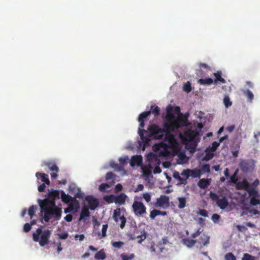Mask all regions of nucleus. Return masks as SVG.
Returning <instances> with one entry per match:
<instances>
[{
	"label": "nucleus",
	"instance_id": "f257e3e1",
	"mask_svg": "<svg viewBox=\"0 0 260 260\" xmlns=\"http://www.w3.org/2000/svg\"><path fill=\"white\" fill-rule=\"evenodd\" d=\"M172 109V107L170 105L167 108L166 121L164 124L163 128L156 124H151L149 126L147 131L143 129L146 118L151 113H152L155 117H157L160 115V108L157 106H151L150 111L143 112L139 115L138 121L140 124L138 133L143 142L148 143L151 138L162 139L165 133L167 136L169 137L170 144H172L176 142L174 136L170 134V133L180 128L181 124L179 123L178 120L175 119V115L171 112Z\"/></svg>",
	"mask_w": 260,
	"mask_h": 260
},
{
	"label": "nucleus",
	"instance_id": "f03ea898",
	"mask_svg": "<svg viewBox=\"0 0 260 260\" xmlns=\"http://www.w3.org/2000/svg\"><path fill=\"white\" fill-rule=\"evenodd\" d=\"M51 232L49 230L42 231L41 228H38L32 234V239L35 242H39L41 246H44L49 243Z\"/></svg>",
	"mask_w": 260,
	"mask_h": 260
},
{
	"label": "nucleus",
	"instance_id": "7ed1b4c3",
	"mask_svg": "<svg viewBox=\"0 0 260 260\" xmlns=\"http://www.w3.org/2000/svg\"><path fill=\"white\" fill-rule=\"evenodd\" d=\"M61 210L55 206L44 213V219L47 222H49L52 218H54L55 220H59L61 217Z\"/></svg>",
	"mask_w": 260,
	"mask_h": 260
},
{
	"label": "nucleus",
	"instance_id": "20e7f679",
	"mask_svg": "<svg viewBox=\"0 0 260 260\" xmlns=\"http://www.w3.org/2000/svg\"><path fill=\"white\" fill-rule=\"evenodd\" d=\"M199 134V132L197 129L192 130L189 129L186 131L184 134L180 133L179 137L182 141L185 143L192 141Z\"/></svg>",
	"mask_w": 260,
	"mask_h": 260
},
{
	"label": "nucleus",
	"instance_id": "39448f33",
	"mask_svg": "<svg viewBox=\"0 0 260 260\" xmlns=\"http://www.w3.org/2000/svg\"><path fill=\"white\" fill-rule=\"evenodd\" d=\"M209 197L213 201L216 202L217 205L221 209H225L229 205L228 200L225 196L222 197L221 199H219L218 196L216 193L211 191Z\"/></svg>",
	"mask_w": 260,
	"mask_h": 260
},
{
	"label": "nucleus",
	"instance_id": "423d86ee",
	"mask_svg": "<svg viewBox=\"0 0 260 260\" xmlns=\"http://www.w3.org/2000/svg\"><path fill=\"white\" fill-rule=\"evenodd\" d=\"M132 207L134 213L137 216H142L146 213V208L141 202L135 201Z\"/></svg>",
	"mask_w": 260,
	"mask_h": 260
},
{
	"label": "nucleus",
	"instance_id": "0eeeda50",
	"mask_svg": "<svg viewBox=\"0 0 260 260\" xmlns=\"http://www.w3.org/2000/svg\"><path fill=\"white\" fill-rule=\"evenodd\" d=\"M39 204L41 208V212L44 213L56 206L55 202L54 201H51L49 199H45L43 200H39Z\"/></svg>",
	"mask_w": 260,
	"mask_h": 260
},
{
	"label": "nucleus",
	"instance_id": "6e6552de",
	"mask_svg": "<svg viewBox=\"0 0 260 260\" xmlns=\"http://www.w3.org/2000/svg\"><path fill=\"white\" fill-rule=\"evenodd\" d=\"M169 197L165 195H161L159 198H157L154 204L156 208H162L166 209L170 206Z\"/></svg>",
	"mask_w": 260,
	"mask_h": 260
},
{
	"label": "nucleus",
	"instance_id": "1a4fd4ad",
	"mask_svg": "<svg viewBox=\"0 0 260 260\" xmlns=\"http://www.w3.org/2000/svg\"><path fill=\"white\" fill-rule=\"evenodd\" d=\"M60 195L62 201L66 204H70V205L73 203L78 204V202L74 198L66 194L63 190L60 191Z\"/></svg>",
	"mask_w": 260,
	"mask_h": 260
},
{
	"label": "nucleus",
	"instance_id": "9d476101",
	"mask_svg": "<svg viewBox=\"0 0 260 260\" xmlns=\"http://www.w3.org/2000/svg\"><path fill=\"white\" fill-rule=\"evenodd\" d=\"M239 167L243 172H247L252 168V164L248 160H242L239 163Z\"/></svg>",
	"mask_w": 260,
	"mask_h": 260
},
{
	"label": "nucleus",
	"instance_id": "9b49d317",
	"mask_svg": "<svg viewBox=\"0 0 260 260\" xmlns=\"http://www.w3.org/2000/svg\"><path fill=\"white\" fill-rule=\"evenodd\" d=\"M85 200L88 202L89 208L91 210H94L99 206L98 201L94 198L92 196H87L85 197Z\"/></svg>",
	"mask_w": 260,
	"mask_h": 260
},
{
	"label": "nucleus",
	"instance_id": "f8f14e48",
	"mask_svg": "<svg viewBox=\"0 0 260 260\" xmlns=\"http://www.w3.org/2000/svg\"><path fill=\"white\" fill-rule=\"evenodd\" d=\"M249 187L250 184L245 179H243L242 181L238 182L236 185V189L238 190L244 189L246 191L247 190Z\"/></svg>",
	"mask_w": 260,
	"mask_h": 260
},
{
	"label": "nucleus",
	"instance_id": "ddd939ff",
	"mask_svg": "<svg viewBox=\"0 0 260 260\" xmlns=\"http://www.w3.org/2000/svg\"><path fill=\"white\" fill-rule=\"evenodd\" d=\"M210 237L205 234H202L199 237V239L197 240L200 245L206 246L209 242Z\"/></svg>",
	"mask_w": 260,
	"mask_h": 260
},
{
	"label": "nucleus",
	"instance_id": "4468645a",
	"mask_svg": "<svg viewBox=\"0 0 260 260\" xmlns=\"http://www.w3.org/2000/svg\"><path fill=\"white\" fill-rule=\"evenodd\" d=\"M142 161V157L141 155H134L131 158L130 165L132 167L135 166H139L141 164Z\"/></svg>",
	"mask_w": 260,
	"mask_h": 260
},
{
	"label": "nucleus",
	"instance_id": "2eb2a0df",
	"mask_svg": "<svg viewBox=\"0 0 260 260\" xmlns=\"http://www.w3.org/2000/svg\"><path fill=\"white\" fill-rule=\"evenodd\" d=\"M60 191L58 190H52L48 193V198L51 201H54L60 198Z\"/></svg>",
	"mask_w": 260,
	"mask_h": 260
},
{
	"label": "nucleus",
	"instance_id": "dca6fc26",
	"mask_svg": "<svg viewBox=\"0 0 260 260\" xmlns=\"http://www.w3.org/2000/svg\"><path fill=\"white\" fill-rule=\"evenodd\" d=\"M126 198L127 196L125 193H121L119 195L115 196V203L121 205H123L125 202Z\"/></svg>",
	"mask_w": 260,
	"mask_h": 260
},
{
	"label": "nucleus",
	"instance_id": "f3484780",
	"mask_svg": "<svg viewBox=\"0 0 260 260\" xmlns=\"http://www.w3.org/2000/svg\"><path fill=\"white\" fill-rule=\"evenodd\" d=\"M36 176L38 178H41V181L43 182H45L46 184L49 185L50 184V181L48 179V175L38 172L36 173Z\"/></svg>",
	"mask_w": 260,
	"mask_h": 260
},
{
	"label": "nucleus",
	"instance_id": "a211bd4d",
	"mask_svg": "<svg viewBox=\"0 0 260 260\" xmlns=\"http://www.w3.org/2000/svg\"><path fill=\"white\" fill-rule=\"evenodd\" d=\"M222 73L221 71H218L216 73H214V76L215 77L214 79V83L216 84L217 82L219 81L222 83H225L226 82L225 80L221 77Z\"/></svg>",
	"mask_w": 260,
	"mask_h": 260
},
{
	"label": "nucleus",
	"instance_id": "6ab92c4d",
	"mask_svg": "<svg viewBox=\"0 0 260 260\" xmlns=\"http://www.w3.org/2000/svg\"><path fill=\"white\" fill-rule=\"evenodd\" d=\"M210 183V181L207 179H201L199 180L198 185L200 188L205 189Z\"/></svg>",
	"mask_w": 260,
	"mask_h": 260
},
{
	"label": "nucleus",
	"instance_id": "aec40b11",
	"mask_svg": "<svg viewBox=\"0 0 260 260\" xmlns=\"http://www.w3.org/2000/svg\"><path fill=\"white\" fill-rule=\"evenodd\" d=\"M89 215L90 212L89 211L88 208L87 207L84 206L81 210L79 220L81 221L85 217H88Z\"/></svg>",
	"mask_w": 260,
	"mask_h": 260
},
{
	"label": "nucleus",
	"instance_id": "412c9836",
	"mask_svg": "<svg viewBox=\"0 0 260 260\" xmlns=\"http://www.w3.org/2000/svg\"><path fill=\"white\" fill-rule=\"evenodd\" d=\"M44 165L48 167V168L52 171H55L56 173H58L59 171L58 167L57 165L52 162L46 161L44 162Z\"/></svg>",
	"mask_w": 260,
	"mask_h": 260
},
{
	"label": "nucleus",
	"instance_id": "4be33fe9",
	"mask_svg": "<svg viewBox=\"0 0 260 260\" xmlns=\"http://www.w3.org/2000/svg\"><path fill=\"white\" fill-rule=\"evenodd\" d=\"M197 242L196 240L189 239L188 238H184L182 239V243L188 247H192Z\"/></svg>",
	"mask_w": 260,
	"mask_h": 260
},
{
	"label": "nucleus",
	"instance_id": "5701e85b",
	"mask_svg": "<svg viewBox=\"0 0 260 260\" xmlns=\"http://www.w3.org/2000/svg\"><path fill=\"white\" fill-rule=\"evenodd\" d=\"M106 257V254L104 249L98 251L94 255V258L96 259H104Z\"/></svg>",
	"mask_w": 260,
	"mask_h": 260
},
{
	"label": "nucleus",
	"instance_id": "b1692460",
	"mask_svg": "<svg viewBox=\"0 0 260 260\" xmlns=\"http://www.w3.org/2000/svg\"><path fill=\"white\" fill-rule=\"evenodd\" d=\"M198 82L201 85H211L213 83V80L211 78L200 79Z\"/></svg>",
	"mask_w": 260,
	"mask_h": 260
},
{
	"label": "nucleus",
	"instance_id": "393cba45",
	"mask_svg": "<svg viewBox=\"0 0 260 260\" xmlns=\"http://www.w3.org/2000/svg\"><path fill=\"white\" fill-rule=\"evenodd\" d=\"M178 200L179 201L178 207L179 209L184 208L186 206V199L184 197H179V198H178Z\"/></svg>",
	"mask_w": 260,
	"mask_h": 260
},
{
	"label": "nucleus",
	"instance_id": "a878e982",
	"mask_svg": "<svg viewBox=\"0 0 260 260\" xmlns=\"http://www.w3.org/2000/svg\"><path fill=\"white\" fill-rule=\"evenodd\" d=\"M209 149H206L205 150L206 154L203 160L205 161H208L214 157V153L210 152Z\"/></svg>",
	"mask_w": 260,
	"mask_h": 260
},
{
	"label": "nucleus",
	"instance_id": "bb28decb",
	"mask_svg": "<svg viewBox=\"0 0 260 260\" xmlns=\"http://www.w3.org/2000/svg\"><path fill=\"white\" fill-rule=\"evenodd\" d=\"M246 191L248 192L249 196L251 197H258V191L256 190V189L254 188L253 187H249Z\"/></svg>",
	"mask_w": 260,
	"mask_h": 260
},
{
	"label": "nucleus",
	"instance_id": "cd10ccee",
	"mask_svg": "<svg viewBox=\"0 0 260 260\" xmlns=\"http://www.w3.org/2000/svg\"><path fill=\"white\" fill-rule=\"evenodd\" d=\"M244 94L250 102H251L253 98L254 95L253 93L249 89L243 90Z\"/></svg>",
	"mask_w": 260,
	"mask_h": 260
},
{
	"label": "nucleus",
	"instance_id": "c85d7f7f",
	"mask_svg": "<svg viewBox=\"0 0 260 260\" xmlns=\"http://www.w3.org/2000/svg\"><path fill=\"white\" fill-rule=\"evenodd\" d=\"M120 257L122 260H132L135 257V254L132 253L129 255H127L126 253H123L121 254Z\"/></svg>",
	"mask_w": 260,
	"mask_h": 260
},
{
	"label": "nucleus",
	"instance_id": "c756f323",
	"mask_svg": "<svg viewBox=\"0 0 260 260\" xmlns=\"http://www.w3.org/2000/svg\"><path fill=\"white\" fill-rule=\"evenodd\" d=\"M115 196L113 194H110L108 196H104V199L105 201H106L108 203H112L113 202L115 203Z\"/></svg>",
	"mask_w": 260,
	"mask_h": 260
},
{
	"label": "nucleus",
	"instance_id": "7c9ffc66",
	"mask_svg": "<svg viewBox=\"0 0 260 260\" xmlns=\"http://www.w3.org/2000/svg\"><path fill=\"white\" fill-rule=\"evenodd\" d=\"M120 214H121V212H120V210L119 208H118L114 210L113 217L114 220L116 222H118V218H120V217L122 216L120 215Z\"/></svg>",
	"mask_w": 260,
	"mask_h": 260
},
{
	"label": "nucleus",
	"instance_id": "2f4dec72",
	"mask_svg": "<svg viewBox=\"0 0 260 260\" xmlns=\"http://www.w3.org/2000/svg\"><path fill=\"white\" fill-rule=\"evenodd\" d=\"M250 204L253 206L258 205L260 204V200L258 197H252L250 199Z\"/></svg>",
	"mask_w": 260,
	"mask_h": 260
},
{
	"label": "nucleus",
	"instance_id": "473e14b6",
	"mask_svg": "<svg viewBox=\"0 0 260 260\" xmlns=\"http://www.w3.org/2000/svg\"><path fill=\"white\" fill-rule=\"evenodd\" d=\"M219 146V143L217 142L216 141L214 142L212 144L211 147L209 146L206 149H209V150L214 152L217 150V148Z\"/></svg>",
	"mask_w": 260,
	"mask_h": 260
},
{
	"label": "nucleus",
	"instance_id": "72a5a7b5",
	"mask_svg": "<svg viewBox=\"0 0 260 260\" xmlns=\"http://www.w3.org/2000/svg\"><path fill=\"white\" fill-rule=\"evenodd\" d=\"M175 111L177 113H179V116L177 117V118H175V119L176 120H178V122L180 124V121H181V120H183V118L182 117V116H183V114L182 113H181L180 112V107L179 106H176L175 107Z\"/></svg>",
	"mask_w": 260,
	"mask_h": 260
},
{
	"label": "nucleus",
	"instance_id": "f704fd0d",
	"mask_svg": "<svg viewBox=\"0 0 260 260\" xmlns=\"http://www.w3.org/2000/svg\"><path fill=\"white\" fill-rule=\"evenodd\" d=\"M37 207L34 205L31 206L28 209V214L30 218L31 219L33 216L35 215Z\"/></svg>",
	"mask_w": 260,
	"mask_h": 260
},
{
	"label": "nucleus",
	"instance_id": "c9c22d12",
	"mask_svg": "<svg viewBox=\"0 0 260 260\" xmlns=\"http://www.w3.org/2000/svg\"><path fill=\"white\" fill-rule=\"evenodd\" d=\"M183 90L187 93L191 91V84L189 81H187L183 85Z\"/></svg>",
	"mask_w": 260,
	"mask_h": 260
},
{
	"label": "nucleus",
	"instance_id": "e433bc0d",
	"mask_svg": "<svg viewBox=\"0 0 260 260\" xmlns=\"http://www.w3.org/2000/svg\"><path fill=\"white\" fill-rule=\"evenodd\" d=\"M225 260H236V256L232 252L227 253L224 255Z\"/></svg>",
	"mask_w": 260,
	"mask_h": 260
},
{
	"label": "nucleus",
	"instance_id": "4c0bfd02",
	"mask_svg": "<svg viewBox=\"0 0 260 260\" xmlns=\"http://www.w3.org/2000/svg\"><path fill=\"white\" fill-rule=\"evenodd\" d=\"M190 176L195 178L200 177L201 172L200 170H190Z\"/></svg>",
	"mask_w": 260,
	"mask_h": 260
},
{
	"label": "nucleus",
	"instance_id": "58836bf2",
	"mask_svg": "<svg viewBox=\"0 0 260 260\" xmlns=\"http://www.w3.org/2000/svg\"><path fill=\"white\" fill-rule=\"evenodd\" d=\"M242 260H255V257L248 253H244Z\"/></svg>",
	"mask_w": 260,
	"mask_h": 260
},
{
	"label": "nucleus",
	"instance_id": "ea45409f",
	"mask_svg": "<svg viewBox=\"0 0 260 260\" xmlns=\"http://www.w3.org/2000/svg\"><path fill=\"white\" fill-rule=\"evenodd\" d=\"M173 177L175 179L181 181L182 183L184 184V183H186V179H184L182 177H181L179 175V173H178V172L174 173V175H173Z\"/></svg>",
	"mask_w": 260,
	"mask_h": 260
},
{
	"label": "nucleus",
	"instance_id": "a19ab883",
	"mask_svg": "<svg viewBox=\"0 0 260 260\" xmlns=\"http://www.w3.org/2000/svg\"><path fill=\"white\" fill-rule=\"evenodd\" d=\"M159 210L156 209H153L150 213V218L152 219L155 218V217L158 215Z\"/></svg>",
	"mask_w": 260,
	"mask_h": 260
},
{
	"label": "nucleus",
	"instance_id": "79ce46f5",
	"mask_svg": "<svg viewBox=\"0 0 260 260\" xmlns=\"http://www.w3.org/2000/svg\"><path fill=\"white\" fill-rule=\"evenodd\" d=\"M124 244L122 241H115L112 243V245L115 248H120Z\"/></svg>",
	"mask_w": 260,
	"mask_h": 260
},
{
	"label": "nucleus",
	"instance_id": "37998d69",
	"mask_svg": "<svg viewBox=\"0 0 260 260\" xmlns=\"http://www.w3.org/2000/svg\"><path fill=\"white\" fill-rule=\"evenodd\" d=\"M201 170L204 173H209L210 172V165L209 164L203 165Z\"/></svg>",
	"mask_w": 260,
	"mask_h": 260
},
{
	"label": "nucleus",
	"instance_id": "c03bdc74",
	"mask_svg": "<svg viewBox=\"0 0 260 260\" xmlns=\"http://www.w3.org/2000/svg\"><path fill=\"white\" fill-rule=\"evenodd\" d=\"M119 220H120L121 222L120 227L122 229L125 226L126 219L123 215H122L121 217H120Z\"/></svg>",
	"mask_w": 260,
	"mask_h": 260
},
{
	"label": "nucleus",
	"instance_id": "a18cd8bd",
	"mask_svg": "<svg viewBox=\"0 0 260 260\" xmlns=\"http://www.w3.org/2000/svg\"><path fill=\"white\" fill-rule=\"evenodd\" d=\"M143 198L147 203H149L151 201V196L148 192L143 193Z\"/></svg>",
	"mask_w": 260,
	"mask_h": 260
},
{
	"label": "nucleus",
	"instance_id": "49530a36",
	"mask_svg": "<svg viewBox=\"0 0 260 260\" xmlns=\"http://www.w3.org/2000/svg\"><path fill=\"white\" fill-rule=\"evenodd\" d=\"M108 229V224H105L103 225L102 229V237H105L106 236V232Z\"/></svg>",
	"mask_w": 260,
	"mask_h": 260
},
{
	"label": "nucleus",
	"instance_id": "de8ad7c7",
	"mask_svg": "<svg viewBox=\"0 0 260 260\" xmlns=\"http://www.w3.org/2000/svg\"><path fill=\"white\" fill-rule=\"evenodd\" d=\"M223 102L226 107H229L232 105V102L230 101L229 97H225L223 99Z\"/></svg>",
	"mask_w": 260,
	"mask_h": 260
},
{
	"label": "nucleus",
	"instance_id": "09e8293b",
	"mask_svg": "<svg viewBox=\"0 0 260 260\" xmlns=\"http://www.w3.org/2000/svg\"><path fill=\"white\" fill-rule=\"evenodd\" d=\"M128 157L127 156H126V157H120L119 158V161L120 162V164L122 166H124L126 163V161L128 160Z\"/></svg>",
	"mask_w": 260,
	"mask_h": 260
},
{
	"label": "nucleus",
	"instance_id": "8fccbe9b",
	"mask_svg": "<svg viewBox=\"0 0 260 260\" xmlns=\"http://www.w3.org/2000/svg\"><path fill=\"white\" fill-rule=\"evenodd\" d=\"M31 226L28 223H26L23 226V231L25 233H27L31 230Z\"/></svg>",
	"mask_w": 260,
	"mask_h": 260
},
{
	"label": "nucleus",
	"instance_id": "3c124183",
	"mask_svg": "<svg viewBox=\"0 0 260 260\" xmlns=\"http://www.w3.org/2000/svg\"><path fill=\"white\" fill-rule=\"evenodd\" d=\"M84 193L81 191L80 190L78 189V191L75 194L74 198L83 199L84 198Z\"/></svg>",
	"mask_w": 260,
	"mask_h": 260
},
{
	"label": "nucleus",
	"instance_id": "603ef678",
	"mask_svg": "<svg viewBox=\"0 0 260 260\" xmlns=\"http://www.w3.org/2000/svg\"><path fill=\"white\" fill-rule=\"evenodd\" d=\"M109 187V185L107 183H102L99 186V190L101 191H105L106 188Z\"/></svg>",
	"mask_w": 260,
	"mask_h": 260
},
{
	"label": "nucleus",
	"instance_id": "864d4df0",
	"mask_svg": "<svg viewBox=\"0 0 260 260\" xmlns=\"http://www.w3.org/2000/svg\"><path fill=\"white\" fill-rule=\"evenodd\" d=\"M237 230L241 232H245L247 230V229L244 225H237Z\"/></svg>",
	"mask_w": 260,
	"mask_h": 260
},
{
	"label": "nucleus",
	"instance_id": "5fc2aeb1",
	"mask_svg": "<svg viewBox=\"0 0 260 260\" xmlns=\"http://www.w3.org/2000/svg\"><path fill=\"white\" fill-rule=\"evenodd\" d=\"M189 173H190V170H183V171L181 173V175L185 176L186 178L185 179H186V180L188 178L189 176H190V174Z\"/></svg>",
	"mask_w": 260,
	"mask_h": 260
},
{
	"label": "nucleus",
	"instance_id": "6e6d98bb",
	"mask_svg": "<svg viewBox=\"0 0 260 260\" xmlns=\"http://www.w3.org/2000/svg\"><path fill=\"white\" fill-rule=\"evenodd\" d=\"M68 236L69 235L67 232L58 234L59 238L63 240L66 239L68 238Z\"/></svg>",
	"mask_w": 260,
	"mask_h": 260
},
{
	"label": "nucleus",
	"instance_id": "4d7b16f0",
	"mask_svg": "<svg viewBox=\"0 0 260 260\" xmlns=\"http://www.w3.org/2000/svg\"><path fill=\"white\" fill-rule=\"evenodd\" d=\"M220 218V216L217 214H213L212 216V220L214 222H217Z\"/></svg>",
	"mask_w": 260,
	"mask_h": 260
},
{
	"label": "nucleus",
	"instance_id": "13d9d810",
	"mask_svg": "<svg viewBox=\"0 0 260 260\" xmlns=\"http://www.w3.org/2000/svg\"><path fill=\"white\" fill-rule=\"evenodd\" d=\"M199 214L204 217L208 216V212L205 209H201L199 211Z\"/></svg>",
	"mask_w": 260,
	"mask_h": 260
},
{
	"label": "nucleus",
	"instance_id": "bf43d9fd",
	"mask_svg": "<svg viewBox=\"0 0 260 260\" xmlns=\"http://www.w3.org/2000/svg\"><path fill=\"white\" fill-rule=\"evenodd\" d=\"M146 233L145 231H143V236L142 237V238H140L138 241V243L139 244H141L143 241H144L145 239L146 238Z\"/></svg>",
	"mask_w": 260,
	"mask_h": 260
},
{
	"label": "nucleus",
	"instance_id": "052dcab7",
	"mask_svg": "<svg viewBox=\"0 0 260 260\" xmlns=\"http://www.w3.org/2000/svg\"><path fill=\"white\" fill-rule=\"evenodd\" d=\"M114 174L112 172H110L106 174V179L107 180H109L112 179L113 177Z\"/></svg>",
	"mask_w": 260,
	"mask_h": 260
},
{
	"label": "nucleus",
	"instance_id": "680f3d73",
	"mask_svg": "<svg viewBox=\"0 0 260 260\" xmlns=\"http://www.w3.org/2000/svg\"><path fill=\"white\" fill-rule=\"evenodd\" d=\"M259 180L258 179H256L252 184L250 185V187H253L254 188H256L257 185L259 184Z\"/></svg>",
	"mask_w": 260,
	"mask_h": 260
},
{
	"label": "nucleus",
	"instance_id": "e2e57ef3",
	"mask_svg": "<svg viewBox=\"0 0 260 260\" xmlns=\"http://www.w3.org/2000/svg\"><path fill=\"white\" fill-rule=\"evenodd\" d=\"M46 185L43 183L38 186V189L39 192H43L45 189Z\"/></svg>",
	"mask_w": 260,
	"mask_h": 260
},
{
	"label": "nucleus",
	"instance_id": "0e129e2a",
	"mask_svg": "<svg viewBox=\"0 0 260 260\" xmlns=\"http://www.w3.org/2000/svg\"><path fill=\"white\" fill-rule=\"evenodd\" d=\"M201 234V232L200 231V229H199L195 233H193L191 236L192 238H196L197 237H198Z\"/></svg>",
	"mask_w": 260,
	"mask_h": 260
},
{
	"label": "nucleus",
	"instance_id": "69168bd1",
	"mask_svg": "<svg viewBox=\"0 0 260 260\" xmlns=\"http://www.w3.org/2000/svg\"><path fill=\"white\" fill-rule=\"evenodd\" d=\"M85 237H84V235L83 234H81V235H76L75 236V239H77V238H79V240L80 241H82L84 240Z\"/></svg>",
	"mask_w": 260,
	"mask_h": 260
},
{
	"label": "nucleus",
	"instance_id": "338daca9",
	"mask_svg": "<svg viewBox=\"0 0 260 260\" xmlns=\"http://www.w3.org/2000/svg\"><path fill=\"white\" fill-rule=\"evenodd\" d=\"M64 219L68 222H71L73 219V216L69 214L64 217Z\"/></svg>",
	"mask_w": 260,
	"mask_h": 260
},
{
	"label": "nucleus",
	"instance_id": "774afa93",
	"mask_svg": "<svg viewBox=\"0 0 260 260\" xmlns=\"http://www.w3.org/2000/svg\"><path fill=\"white\" fill-rule=\"evenodd\" d=\"M144 189V186L143 184H140L138 185L137 188H136V190L135 192H138L139 191H141Z\"/></svg>",
	"mask_w": 260,
	"mask_h": 260
}]
</instances>
